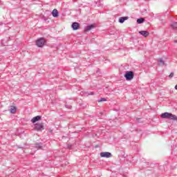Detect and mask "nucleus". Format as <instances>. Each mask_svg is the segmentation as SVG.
<instances>
[{
    "label": "nucleus",
    "instance_id": "nucleus-1",
    "mask_svg": "<svg viewBox=\"0 0 177 177\" xmlns=\"http://www.w3.org/2000/svg\"><path fill=\"white\" fill-rule=\"evenodd\" d=\"M161 118H167L169 120H172L174 118V114L169 113L168 112L163 113L160 115Z\"/></svg>",
    "mask_w": 177,
    "mask_h": 177
},
{
    "label": "nucleus",
    "instance_id": "nucleus-2",
    "mask_svg": "<svg viewBox=\"0 0 177 177\" xmlns=\"http://www.w3.org/2000/svg\"><path fill=\"white\" fill-rule=\"evenodd\" d=\"M124 77L127 81H131V80H133V72L132 71H127L124 75Z\"/></svg>",
    "mask_w": 177,
    "mask_h": 177
},
{
    "label": "nucleus",
    "instance_id": "nucleus-3",
    "mask_svg": "<svg viewBox=\"0 0 177 177\" xmlns=\"http://www.w3.org/2000/svg\"><path fill=\"white\" fill-rule=\"evenodd\" d=\"M45 42H46L45 39H44L43 38H40L36 41V45L39 48H42V46L45 45Z\"/></svg>",
    "mask_w": 177,
    "mask_h": 177
},
{
    "label": "nucleus",
    "instance_id": "nucleus-4",
    "mask_svg": "<svg viewBox=\"0 0 177 177\" xmlns=\"http://www.w3.org/2000/svg\"><path fill=\"white\" fill-rule=\"evenodd\" d=\"M35 129L36 131H44V123H37L35 124Z\"/></svg>",
    "mask_w": 177,
    "mask_h": 177
},
{
    "label": "nucleus",
    "instance_id": "nucleus-5",
    "mask_svg": "<svg viewBox=\"0 0 177 177\" xmlns=\"http://www.w3.org/2000/svg\"><path fill=\"white\" fill-rule=\"evenodd\" d=\"M100 156L105 158H110L111 157V153L110 152H101Z\"/></svg>",
    "mask_w": 177,
    "mask_h": 177
},
{
    "label": "nucleus",
    "instance_id": "nucleus-6",
    "mask_svg": "<svg viewBox=\"0 0 177 177\" xmlns=\"http://www.w3.org/2000/svg\"><path fill=\"white\" fill-rule=\"evenodd\" d=\"M139 34H140V35H142V37H145V38H147V37L150 35V33L147 32V30L139 31Z\"/></svg>",
    "mask_w": 177,
    "mask_h": 177
},
{
    "label": "nucleus",
    "instance_id": "nucleus-7",
    "mask_svg": "<svg viewBox=\"0 0 177 177\" xmlns=\"http://www.w3.org/2000/svg\"><path fill=\"white\" fill-rule=\"evenodd\" d=\"M41 115H37L32 118L31 122H32V124H35V122H37V121H41Z\"/></svg>",
    "mask_w": 177,
    "mask_h": 177
},
{
    "label": "nucleus",
    "instance_id": "nucleus-8",
    "mask_svg": "<svg viewBox=\"0 0 177 177\" xmlns=\"http://www.w3.org/2000/svg\"><path fill=\"white\" fill-rule=\"evenodd\" d=\"M71 27L73 30H78V28H80V24L74 22L73 24H72Z\"/></svg>",
    "mask_w": 177,
    "mask_h": 177
},
{
    "label": "nucleus",
    "instance_id": "nucleus-9",
    "mask_svg": "<svg viewBox=\"0 0 177 177\" xmlns=\"http://www.w3.org/2000/svg\"><path fill=\"white\" fill-rule=\"evenodd\" d=\"M10 111L12 114H15L16 111H17V107L15 106H11Z\"/></svg>",
    "mask_w": 177,
    "mask_h": 177
},
{
    "label": "nucleus",
    "instance_id": "nucleus-10",
    "mask_svg": "<svg viewBox=\"0 0 177 177\" xmlns=\"http://www.w3.org/2000/svg\"><path fill=\"white\" fill-rule=\"evenodd\" d=\"M93 28H95V26L89 25V26H86L84 31H85V32H88V31H91V30H92Z\"/></svg>",
    "mask_w": 177,
    "mask_h": 177
},
{
    "label": "nucleus",
    "instance_id": "nucleus-11",
    "mask_svg": "<svg viewBox=\"0 0 177 177\" xmlns=\"http://www.w3.org/2000/svg\"><path fill=\"white\" fill-rule=\"evenodd\" d=\"M52 15H53V17H58L59 12L56 9H54L52 12Z\"/></svg>",
    "mask_w": 177,
    "mask_h": 177
},
{
    "label": "nucleus",
    "instance_id": "nucleus-12",
    "mask_svg": "<svg viewBox=\"0 0 177 177\" xmlns=\"http://www.w3.org/2000/svg\"><path fill=\"white\" fill-rule=\"evenodd\" d=\"M129 17H120L119 19V23H124L125 20H128Z\"/></svg>",
    "mask_w": 177,
    "mask_h": 177
},
{
    "label": "nucleus",
    "instance_id": "nucleus-13",
    "mask_svg": "<svg viewBox=\"0 0 177 177\" xmlns=\"http://www.w3.org/2000/svg\"><path fill=\"white\" fill-rule=\"evenodd\" d=\"M137 23H138V24H142V23H145V19H143V18L138 19Z\"/></svg>",
    "mask_w": 177,
    "mask_h": 177
},
{
    "label": "nucleus",
    "instance_id": "nucleus-14",
    "mask_svg": "<svg viewBox=\"0 0 177 177\" xmlns=\"http://www.w3.org/2000/svg\"><path fill=\"white\" fill-rule=\"evenodd\" d=\"M171 27H172V28H177V23L176 22H174L171 24Z\"/></svg>",
    "mask_w": 177,
    "mask_h": 177
},
{
    "label": "nucleus",
    "instance_id": "nucleus-15",
    "mask_svg": "<svg viewBox=\"0 0 177 177\" xmlns=\"http://www.w3.org/2000/svg\"><path fill=\"white\" fill-rule=\"evenodd\" d=\"M159 65L160 66H164V61L162 59L159 60Z\"/></svg>",
    "mask_w": 177,
    "mask_h": 177
},
{
    "label": "nucleus",
    "instance_id": "nucleus-16",
    "mask_svg": "<svg viewBox=\"0 0 177 177\" xmlns=\"http://www.w3.org/2000/svg\"><path fill=\"white\" fill-rule=\"evenodd\" d=\"M107 100H106V98H101L98 102H106Z\"/></svg>",
    "mask_w": 177,
    "mask_h": 177
},
{
    "label": "nucleus",
    "instance_id": "nucleus-17",
    "mask_svg": "<svg viewBox=\"0 0 177 177\" xmlns=\"http://www.w3.org/2000/svg\"><path fill=\"white\" fill-rule=\"evenodd\" d=\"M170 78H172L174 77V73H171L170 75H169Z\"/></svg>",
    "mask_w": 177,
    "mask_h": 177
},
{
    "label": "nucleus",
    "instance_id": "nucleus-18",
    "mask_svg": "<svg viewBox=\"0 0 177 177\" xmlns=\"http://www.w3.org/2000/svg\"><path fill=\"white\" fill-rule=\"evenodd\" d=\"M175 89L177 91V84L175 86Z\"/></svg>",
    "mask_w": 177,
    "mask_h": 177
}]
</instances>
